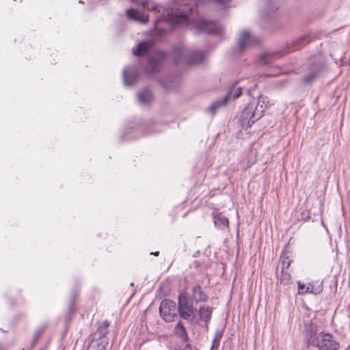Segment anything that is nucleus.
Segmentation results:
<instances>
[{
  "mask_svg": "<svg viewBox=\"0 0 350 350\" xmlns=\"http://www.w3.org/2000/svg\"><path fill=\"white\" fill-rule=\"evenodd\" d=\"M133 2L141 5L143 8L146 5L150 11L156 14L154 28L166 33L176 26L191 24L198 32L206 33H220L221 28L215 22L207 21L200 17L193 16L198 11L194 10L193 4L198 6L202 0H174L173 5L167 9L164 7L150 3L149 0H131ZM217 5L227 7L231 0H213Z\"/></svg>",
  "mask_w": 350,
  "mask_h": 350,
  "instance_id": "obj_1",
  "label": "nucleus"
},
{
  "mask_svg": "<svg viewBox=\"0 0 350 350\" xmlns=\"http://www.w3.org/2000/svg\"><path fill=\"white\" fill-rule=\"evenodd\" d=\"M268 105H269L268 98L262 95L259 96L256 105L255 103L248 104L241 113L242 124H245L247 122V125L251 126L261 118Z\"/></svg>",
  "mask_w": 350,
  "mask_h": 350,
  "instance_id": "obj_2",
  "label": "nucleus"
},
{
  "mask_svg": "<svg viewBox=\"0 0 350 350\" xmlns=\"http://www.w3.org/2000/svg\"><path fill=\"white\" fill-rule=\"evenodd\" d=\"M173 57L176 64L195 65L202 62L205 56L201 51H191L185 44H178L174 47Z\"/></svg>",
  "mask_w": 350,
  "mask_h": 350,
  "instance_id": "obj_3",
  "label": "nucleus"
},
{
  "mask_svg": "<svg viewBox=\"0 0 350 350\" xmlns=\"http://www.w3.org/2000/svg\"><path fill=\"white\" fill-rule=\"evenodd\" d=\"M166 57V54L160 51L152 53L148 58L147 65L143 68L144 73L148 77L160 73Z\"/></svg>",
  "mask_w": 350,
  "mask_h": 350,
  "instance_id": "obj_4",
  "label": "nucleus"
},
{
  "mask_svg": "<svg viewBox=\"0 0 350 350\" xmlns=\"http://www.w3.org/2000/svg\"><path fill=\"white\" fill-rule=\"evenodd\" d=\"M310 342L319 350H337L340 347L339 342L331 334L324 332L319 334L315 338L310 339Z\"/></svg>",
  "mask_w": 350,
  "mask_h": 350,
  "instance_id": "obj_5",
  "label": "nucleus"
},
{
  "mask_svg": "<svg viewBox=\"0 0 350 350\" xmlns=\"http://www.w3.org/2000/svg\"><path fill=\"white\" fill-rule=\"evenodd\" d=\"M195 309L193 306V300L189 297L187 293H182L178 297V312L181 318L195 322Z\"/></svg>",
  "mask_w": 350,
  "mask_h": 350,
  "instance_id": "obj_6",
  "label": "nucleus"
},
{
  "mask_svg": "<svg viewBox=\"0 0 350 350\" xmlns=\"http://www.w3.org/2000/svg\"><path fill=\"white\" fill-rule=\"evenodd\" d=\"M159 313L166 322L173 321L177 313L176 302L170 299L163 300L159 306Z\"/></svg>",
  "mask_w": 350,
  "mask_h": 350,
  "instance_id": "obj_7",
  "label": "nucleus"
},
{
  "mask_svg": "<svg viewBox=\"0 0 350 350\" xmlns=\"http://www.w3.org/2000/svg\"><path fill=\"white\" fill-rule=\"evenodd\" d=\"M139 71L137 68L129 67L123 70V80L126 86L134 84L139 79Z\"/></svg>",
  "mask_w": 350,
  "mask_h": 350,
  "instance_id": "obj_8",
  "label": "nucleus"
},
{
  "mask_svg": "<svg viewBox=\"0 0 350 350\" xmlns=\"http://www.w3.org/2000/svg\"><path fill=\"white\" fill-rule=\"evenodd\" d=\"M238 46L243 51L255 43V40L252 33L247 31H242L238 38Z\"/></svg>",
  "mask_w": 350,
  "mask_h": 350,
  "instance_id": "obj_9",
  "label": "nucleus"
},
{
  "mask_svg": "<svg viewBox=\"0 0 350 350\" xmlns=\"http://www.w3.org/2000/svg\"><path fill=\"white\" fill-rule=\"evenodd\" d=\"M323 66L322 64H315L311 66L308 72L304 76V81L306 83H310L316 80L321 75Z\"/></svg>",
  "mask_w": 350,
  "mask_h": 350,
  "instance_id": "obj_10",
  "label": "nucleus"
},
{
  "mask_svg": "<svg viewBox=\"0 0 350 350\" xmlns=\"http://www.w3.org/2000/svg\"><path fill=\"white\" fill-rule=\"evenodd\" d=\"M153 42L151 40L140 42L136 47L133 49V54L140 57L147 53L152 48Z\"/></svg>",
  "mask_w": 350,
  "mask_h": 350,
  "instance_id": "obj_11",
  "label": "nucleus"
},
{
  "mask_svg": "<svg viewBox=\"0 0 350 350\" xmlns=\"http://www.w3.org/2000/svg\"><path fill=\"white\" fill-rule=\"evenodd\" d=\"M126 15L132 20L146 23L148 21V16L138 10L131 8L126 10Z\"/></svg>",
  "mask_w": 350,
  "mask_h": 350,
  "instance_id": "obj_12",
  "label": "nucleus"
},
{
  "mask_svg": "<svg viewBox=\"0 0 350 350\" xmlns=\"http://www.w3.org/2000/svg\"><path fill=\"white\" fill-rule=\"evenodd\" d=\"M152 94L150 89L146 88L137 94V102L142 105H148L152 100Z\"/></svg>",
  "mask_w": 350,
  "mask_h": 350,
  "instance_id": "obj_13",
  "label": "nucleus"
},
{
  "mask_svg": "<svg viewBox=\"0 0 350 350\" xmlns=\"http://www.w3.org/2000/svg\"><path fill=\"white\" fill-rule=\"evenodd\" d=\"M230 94L231 93H230L229 94H226L224 97L213 102V103L208 108V111L212 114H215L219 108L225 106L228 103V97L230 96Z\"/></svg>",
  "mask_w": 350,
  "mask_h": 350,
  "instance_id": "obj_14",
  "label": "nucleus"
},
{
  "mask_svg": "<svg viewBox=\"0 0 350 350\" xmlns=\"http://www.w3.org/2000/svg\"><path fill=\"white\" fill-rule=\"evenodd\" d=\"M192 297L196 302L206 301L208 299L200 286H196L193 288Z\"/></svg>",
  "mask_w": 350,
  "mask_h": 350,
  "instance_id": "obj_15",
  "label": "nucleus"
},
{
  "mask_svg": "<svg viewBox=\"0 0 350 350\" xmlns=\"http://www.w3.org/2000/svg\"><path fill=\"white\" fill-rule=\"evenodd\" d=\"M274 58V55L268 52H263L259 55L258 62L260 65L267 66L272 63Z\"/></svg>",
  "mask_w": 350,
  "mask_h": 350,
  "instance_id": "obj_16",
  "label": "nucleus"
},
{
  "mask_svg": "<svg viewBox=\"0 0 350 350\" xmlns=\"http://www.w3.org/2000/svg\"><path fill=\"white\" fill-rule=\"evenodd\" d=\"M289 266V262H286V263L284 261L282 262V265H281V267H280V265H279L278 267H277V273L278 272L279 269H281V282L284 284H286L289 282V280H290V275L289 273L285 271V269H287V267Z\"/></svg>",
  "mask_w": 350,
  "mask_h": 350,
  "instance_id": "obj_17",
  "label": "nucleus"
},
{
  "mask_svg": "<svg viewBox=\"0 0 350 350\" xmlns=\"http://www.w3.org/2000/svg\"><path fill=\"white\" fill-rule=\"evenodd\" d=\"M212 314V309L210 307H206V306H202L199 309V315L200 317V319L205 321L206 323H208L211 317Z\"/></svg>",
  "mask_w": 350,
  "mask_h": 350,
  "instance_id": "obj_18",
  "label": "nucleus"
},
{
  "mask_svg": "<svg viewBox=\"0 0 350 350\" xmlns=\"http://www.w3.org/2000/svg\"><path fill=\"white\" fill-rule=\"evenodd\" d=\"M242 86H239L238 83L234 85L228 91L226 94H230V96L228 97V101L229 102L231 100L235 99L238 98L242 93Z\"/></svg>",
  "mask_w": 350,
  "mask_h": 350,
  "instance_id": "obj_19",
  "label": "nucleus"
},
{
  "mask_svg": "<svg viewBox=\"0 0 350 350\" xmlns=\"http://www.w3.org/2000/svg\"><path fill=\"white\" fill-rule=\"evenodd\" d=\"M215 225L221 229H224L228 226V219L226 217L218 214L215 217Z\"/></svg>",
  "mask_w": 350,
  "mask_h": 350,
  "instance_id": "obj_20",
  "label": "nucleus"
},
{
  "mask_svg": "<svg viewBox=\"0 0 350 350\" xmlns=\"http://www.w3.org/2000/svg\"><path fill=\"white\" fill-rule=\"evenodd\" d=\"M309 42V39L306 36L301 37L294 42L291 49L288 52L294 51L300 49Z\"/></svg>",
  "mask_w": 350,
  "mask_h": 350,
  "instance_id": "obj_21",
  "label": "nucleus"
},
{
  "mask_svg": "<svg viewBox=\"0 0 350 350\" xmlns=\"http://www.w3.org/2000/svg\"><path fill=\"white\" fill-rule=\"evenodd\" d=\"M312 286L310 284L306 285L303 283L298 282V293L299 294H305L308 293H312Z\"/></svg>",
  "mask_w": 350,
  "mask_h": 350,
  "instance_id": "obj_22",
  "label": "nucleus"
},
{
  "mask_svg": "<svg viewBox=\"0 0 350 350\" xmlns=\"http://www.w3.org/2000/svg\"><path fill=\"white\" fill-rule=\"evenodd\" d=\"M223 336V332L221 330H217L214 336V339L212 344V349H217L219 346L220 340Z\"/></svg>",
  "mask_w": 350,
  "mask_h": 350,
  "instance_id": "obj_23",
  "label": "nucleus"
},
{
  "mask_svg": "<svg viewBox=\"0 0 350 350\" xmlns=\"http://www.w3.org/2000/svg\"><path fill=\"white\" fill-rule=\"evenodd\" d=\"M175 329H176V333L179 336H180L182 337L187 336V332L185 330V327L183 326V325L180 322L178 323V324L176 325Z\"/></svg>",
  "mask_w": 350,
  "mask_h": 350,
  "instance_id": "obj_24",
  "label": "nucleus"
},
{
  "mask_svg": "<svg viewBox=\"0 0 350 350\" xmlns=\"http://www.w3.org/2000/svg\"><path fill=\"white\" fill-rule=\"evenodd\" d=\"M266 7L268 12H271L275 10V5L273 0H266Z\"/></svg>",
  "mask_w": 350,
  "mask_h": 350,
  "instance_id": "obj_25",
  "label": "nucleus"
},
{
  "mask_svg": "<svg viewBox=\"0 0 350 350\" xmlns=\"http://www.w3.org/2000/svg\"><path fill=\"white\" fill-rule=\"evenodd\" d=\"M255 87H256V84H254V87H250L247 88V92L250 94L251 92L254 90Z\"/></svg>",
  "mask_w": 350,
  "mask_h": 350,
  "instance_id": "obj_26",
  "label": "nucleus"
},
{
  "mask_svg": "<svg viewBox=\"0 0 350 350\" xmlns=\"http://www.w3.org/2000/svg\"><path fill=\"white\" fill-rule=\"evenodd\" d=\"M109 325V323L107 321H104L103 325L105 326V328L107 329Z\"/></svg>",
  "mask_w": 350,
  "mask_h": 350,
  "instance_id": "obj_27",
  "label": "nucleus"
},
{
  "mask_svg": "<svg viewBox=\"0 0 350 350\" xmlns=\"http://www.w3.org/2000/svg\"><path fill=\"white\" fill-rule=\"evenodd\" d=\"M151 254H154L155 256H158L159 255V252H156L155 253H151Z\"/></svg>",
  "mask_w": 350,
  "mask_h": 350,
  "instance_id": "obj_28",
  "label": "nucleus"
},
{
  "mask_svg": "<svg viewBox=\"0 0 350 350\" xmlns=\"http://www.w3.org/2000/svg\"><path fill=\"white\" fill-rule=\"evenodd\" d=\"M0 350H1V347H0Z\"/></svg>",
  "mask_w": 350,
  "mask_h": 350,
  "instance_id": "obj_29",
  "label": "nucleus"
},
{
  "mask_svg": "<svg viewBox=\"0 0 350 350\" xmlns=\"http://www.w3.org/2000/svg\"><path fill=\"white\" fill-rule=\"evenodd\" d=\"M99 350H102V349H100Z\"/></svg>",
  "mask_w": 350,
  "mask_h": 350,
  "instance_id": "obj_30",
  "label": "nucleus"
},
{
  "mask_svg": "<svg viewBox=\"0 0 350 350\" xmlns=\"http://www.w3.org/2000/svg\"><path fill=\"white\" fill-rule=\"evenodd\" d=\"M211 350H213V349H212V348H211Z\"/></svg>",
  "mask_w": 350,
  "mask_h": 350,
  "instance_id": "obj_31",
  "label": "nucleus"
}]
</instances>
